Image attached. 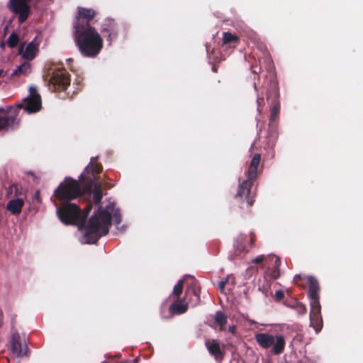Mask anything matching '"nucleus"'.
Here are the masks:
<instances>
[{"mask_svg": "<svg viewBox=\"0 0 363 363\" xmlns=\"http://www.w3.org/2000/svg\"><path fill=\"white\" fill-rule=\"evenodd\" d=\"M212 71L216 73L218 72V67L216 65H213L212 67Z\"/></svg>", "mask_w": 363, "mask_h": 363, "instance_id": "obj_36", "label": "nucleus"}, {"mask_svg": "<svg viewBox=\"0 0 363 363\" xmlns=\"http://www.w3.org/2000/svg\"><path fill=\"white\" fill-rule=\"evenodd\" d=\"M306 281L309 285L308 296L310 299V304H320V286L318 280L312 276H307L304 277L300 274L294 276V282L296 285L301 286L299 281Z\"/></svg>", "mask_w": 363, "mask_h": 363, "instance_id": "obj_10", "label": "nucleus"}, {"mask_svg": "<svg viewBox=\"0 0 363 363\" xmlns=\"http://www.w3.org/2000/svg\"><path fill=\"white\" fill-rule=\"evenodd\" d=\"M70 74L64 68H54L47 62V86L53 92H63L70 85Z\"/></svg>", "mask_w": 363, "mask_h": 363, "instance_id": "obj_6", "label": "nucleus"}, {"mask_svg": "<svg viewBox=\"0 0 363 363\" xmlns=\"http://www.w3.org/2000/svg\"><path fill=\"white\" fill-rule=\"evenodd\" d=\"M92 209V203L88 202L83 211L76 203L64 201L57 207V215L65 225H76L79 229L85 226L86 218Z\"/></svg>", "mask_w": 363, "mask_h": 363, "instance_id": "obj_5", "label": "nucleus"}, {"mask_svg": "<svg viewBox=\"0 0 363 363\" xmlns=\"http://www.w3.org/2000/svg\"><path fill=\"white\" fill-rule=\"evenodd\" d=\"M279 93L277 87L274 86L267 92V100L271 104L269 123H277L280 113Z\"/></svg>", "mask_w": 363, "mask_h": 363, "instance_id": "obj_11", "label": "nucleus"}, {"mask_svg": "<svg viewBox=\"0 0 363 363\" xmlns=\"http://www.w3.org/2000/svg\"><path fill=\"white\" fill-rule=\"evenodd\" d=\"M214 322L219 327V330L223 331L225 330L228 318L223 311H218L214 315Z\"/></svg>", "mask_w": 363, "mask_h": 363, "instance_id": "obj_22", "label": "nucleus"}, {"mask_svg": "<svg viewBox=\"0 0 363 363\" xmlns=\"http://www.w3.org/2000/svg\"><path fill=\"white\" fill-rule=\"evenodd\" d=\"M112 214L116 225H119L121 215L119 209L116 208L115 203H110L105 208L99 206L85 226L84 238L86 243L95 244L101 237L108 233Z\"/></svg>", "mask_w": 363, "mask_h": 363, "instance_id": "obj_2", "label": "nucleus"}, {"mask_svg": "<svg viewBox=\"0 0 363 363\" xmlns=\"http://www.w3.org/2000/svg\"><path fill=\"white\" fill-rule=\"evenodd\" d=\"M18 35L16 33H12L7 39V44L9 48H13L18 45Z\"/></svg>", "mask_w": 363, "mask_h": 363, "instance_id": "obj_26", "label": "nucleus"}, {"mask_svg": "<svg viewBox=\"0 0 363 363\" xmlns=\"http://www.w3.org/2000/svg\"><path fill=\"white\" fill-rule=\"evenodd\" d=\"M310 325L318 333L323 328V319L321 316L320 304H310Z\"/></svg>", "mask_w": 363, "mask_h": 363, "instance_id": "obj_15", "label": "nucleus"}, {"mask_svg": "<svg viewBox=\"0 0 363 363\" xmlns=\"http://www.w3.org/2000/svg\"><path fill=\"white\" fill-rule=\"evenodd\" d=\"M267 145L269 147H273L275 145L278 138V125L277 123H269L267 130Z\"/></svg>", "mask_w": 363, "mask_h": 363, "instance_id": "obj_19", "label": "nucleus"}, {"mask_svg": "<svg viewBox=\"0 0 363 363\" xmlns=\"http://www.w3.org/2000/svg\"><path fill=\"white\" fill-rule=\"evenodd\" d=\"M23 189L18 185H11L6 190V197L11 199L6 204V210L13 215H19L24 206Z\"/></svg>", "mask_w": 363, "mask_h": 363, "instance_id": "obj_8", "label": "nucleus"}, {"mask_svg": "<svg viewBox=\"0 0 363 363\" xmlns=\"http://www.w3.org/2000/svg\"><path fill=\"white\" fill-rule=\"evenodd\" d=\"M10 349L12 354L16 357L26 356L28 352L25 337H21L18 333L11 336Z\"/></svg>", "mask_w": 363, "mask_h": 363, "instance_id": "obj_13", "label": "nucleus"}, {"mask_svg": "<svg viewBox=\"0 0 363 363\" xmlns=\"http://www.w3.org/2000/svg\"><path fill=\"white\" fill-rule=\"evenodd\" d=\"M189 293H192L194 294V296L196 297V301H198L200 299V290L196 286L191 289H187L186 290V296Z\"/></svg>", "mask_w": 363, "mask_h": 363, "instance_id": "obj_28", "label": "nucleus"}, {"mask_svg": "<svg viewBox=\"0 0 363 363\" xmlns=\"http://www.w3.org/2000/svg\"><path fill=\"white\" fill-rule=\"evenodd\" d=\"M184 287V280H179L177 284L174 286L172 295L175 296L177 299H181L180 296L182 293Z\"/></svg>", "mask_w": 363, "mask_h": 363, "instance_id": "obj_25", "label": "nucleus"}, {"mask_svg": "<svg viewBox=\"0 0 363 363\" xmlns=\"http://www.w3.org/2000/svg\"><path fill=\"white\" fill-rule=\"evenodd\" d=\"M227 281V280H221L219 281L218 287L220 291H223L224 290Z\"/></svg>", "mask_w": 363, "mask_h": 363, "instance_id": "obj_33", "label": "nucleus"}, {"mask_svg": "<svg viewBox=\"0 0 363 363\" xmlns=\"http://www.w3.org/2000/svg\"><path fill=\"white\" fill-rule=\"evenodd\" d=\"M260 101H263V99H258L257 102H258L259 104L260 103Z\"/></svg>", "mask_w": 363, "mask_h": 363, "instance_id": "obj_38", "label": "nucleus"}, {"mask_svg": "<svg viewBox=\"0 0 363 363\" xmlns=\"http://www.w3.org/2000/svg\"><path fill=\"white\" fill-rule=\"evenodd\" d=\"M265 259V257L264 255H260V256H258L255 258H254L252 260V262L253 263H255V264H259V263H262Z\"/></svg>", "mask_w": 363, "mask_h": 363, "instance_id": "obj_32", "label": "nucleus"}, {"mask_svg": "<svg viewBox=\"0 0 363 363\" xmlns=\"http://www.w3.org/2000/svg\"><path fill=\"white\" fill-rule=\"evenodd\" d=\"M250 242L252 245H253L255 242V234L253 233H250Z\"/></svg>", "mask_w": 363, "mask_h": 363, "instance_id": "obj_35", "label": "nucleus"}, {"mask_svg": "<svg viewBox=\"0 0 363 363\" xmlns=\"http://www.w3.org/2000/svg\"><path fill=\"white\" fill-rule=\"evenodd\" d=\"M239 38L236 35H233L229 32H225L223 33V44H238L239 43Z\"/></svg>", "mask_w": 363, "mask_h": 363, "instance_id": "obj_23", "label": "nucleus"}, {"mask_svg": "<svg viewBox=\"0 0 363 363\" xmlns=\"http://www.w3.org/2000/svg\"><path fill=\"white\" fill-rule=\"evenodd\" d=\"M30 71V64L25 62L19 65L13 72V75L26 74Z\"/></svg>", "mask_w": 363, "mask_h": 363, "instance_id": "obj_24", "label": "nucleus"}, {"mask_svg": "<svg viewBox=\"0 0 363 363\" xmlns=\"http://www.w3.org/2000/svg\"><path fill=\"white\" fill-rule=\"evenodd\" d=\"M253 182V179L247 178L240 182L238 192L235 195L237 199H240L241 201H246L248 206H251L254 203L255 194L251 191Z\"/></svg>", "mask_w": 363, "mask_h": 363, "instance_id": "obj_12", "label": "nucleus"}, {"mask_svg": "<svg viewBox=\"0 0 363 363\" xmlns=\"http://www.w3.org/2000/svg\"><path fill=\"white\" fill-rule=\"evenodd\" d=\"M94 158L91 159L89 164L85 168L86 176H89L93 179V184L91 194H93V201L96 204H99L101 201L103 194L101 185L100 182H94L96 177L102 171V166L99 163L94 162Z\"/></svg>", "mask_w": 363, "mask_h": 363, "instance_id": "obj_9", "label": "nucleus"}, {"mask_svg": "<svg viewBox=\"0 0 363 363\" xmlns=\"http://www.w3.org/2000/svg\"><path fill=\"white\" fill-rule=\"evenodd\" d=\"M271 276L273 279H277L280 276V269H274L273 268L272 272H271Z\"/></svg>", "mask_w": 363, "mask_h": 363, "instance_id": "obj_30", "label": "nucleus"}, {"mask_svg": "<svg viewBox=\"0 0 363 363\" xmlns=\"http://www.w3.org/2000/svg\"><path fill=\"white\" fill-rule=\"evenodd\" d=\"M228 331L232 334H235L236 332V327L235 325H230L228 327Z\"/></svg>", "mask_w": 363, "mask_h": 363, "instance_id": "obj_34", "label": "nucleus"}, {"mask_svg": "<svg viewBox=\"0 0 363 363\" xmlns=\"http://www.w3.org/2000/svg\"><path fill=\"white\" fill-rule=\"evenodd\" d=\"M267 145L269 147H273L275 145L278 138V125L277 123H269L267 130Z\"/></svg>", "mask_w": 363, "mask_h": 363, "instance_id": "obj_20", "label": "nucleus"}, {"mask_svg": "<svg viewBox=\"0 0 363 363\" xmlns=\"http://www.w3.org/2000/svg\"><path fill=\"white\" fill-rule=\"evenodd\" d=\"M301 336L300 335H296L295 337H294V340H298V341H301Z\"/></svg>", "mask_w": 363, "mask_h": 363, "instance_id": "obj_37", "label": "nucleus"}, {"mask_svg": "<svg viewBox=\"0 0 363 363\" xmlns=\"http://www.w3.org/2000/svg\"><path fill=\"white\" fill-rule=\"evenodd\" d=\"M38 50V43L33 40L28 44H22L19 48L18 53L23 58L31 60L36 56Z\"/></svg>", "mask_w": 363, "mask_h": 363, "instance_id": "obj_17", "label": "nucleus"}, {"mask_svg": "<svg viewBox=\"0 0 363 363\" xmlns=\"http://www.w3.org/2000/svg\"><path fill=\"white\" fill-rule=\"evenodd\" d=\"M186 299V297L184 298ZM185 300L177 299L169 308V311L172 315H179L185 313L188 309V303H184Z\"/></svg>", "mask_w": 363, "mask_h": 363, "instance_id": "obj_21", "label": "nucleus"}, {"mask_svg": "<svg viewBox=\"0 0 363 363\" xmlns=\"http://www.w3.org/2000/svg\"><path fill=\"white\" fill-rule=\"evenodd\" d=\"M260 161L261 155L259 153H256L255 155H254L247 172V178H249L250 179L255 180L257 178L258 167L259 165Z\"/></svg>", "mask_w": 363, "mask_h": 363, "instance_id": "obj_18", "label": "nucleus"}, {"mask_svg": "<svg viewBox=\"0 0 363 363\" xmlns=\"http://www.w3.org/2000/svg\"><path fill=\"white\" fill-rule=\"evenodd\" d=\"M269 258L272 259V260L274 259V269H280V265H281V259L279 257H276V256H269Z\"/></svg>", "mask_w": 363, "mask_h": 363, "instance_id": "obj_29", "label": "nucleus"}, {"mask_svg": "<svg viewBox=\"0 0 363 363\" xmlns=\"http://www.w3.org/2000/svg\"><path fill=\"white\" fill-rule=\"evenodd\" d=\"M42 108V100L34 86L29 88V95L17 103L15 106L0 109V130L16 129L18 127L20 120L17 118L20 109L28 114L38 112Z\"/></svg>", "mask_w": 363, "mask_h": 363, "instance_id": "obj_3", "label": "nucleus"}, {"mask_svg": "<svg viewBox=\"0 0 363 363\" xmlns=\"http://www.w3.org/2000/svg\"><path fill=\"white\" fill-rule=\"evenodd\" d=\"M293 308L296 311V312L299 315H304L307 312V308L306 305L302 303L298 302L296 301L294 305L293 306Z\"/></svg>", "mask_w": 363, "mask_h": 363, "instance_id": "obj_27", "label": "nucleus"}, {"mask_svg": "<svg viewBox=\"0 0 363 363\" xmlns=\"http://www.w3.org/2000/svg\"><path fill=\"white\" fill-rule=\"evenodd\" d=\"M93 179L86 176L85 170L79 180L67 177L55 191V196L60 202L69 201L83 195H91Z\"/></svg>", "mask_w": 363, "mask_h": 363, "instance_id": "obj_4", "label": "nucleus"}, {"mask_svg": "<svg viewBox=\"0 0 363 363\" xmlns=\"http://www.w3.org/2000/svg\"><path fill=\"white\" fill-rule=\"evenodd\" d=\"M96 15L94 9L78 7L74 23L76 45L84 57L90 58L96 57L104 47L103 38L94 27Z\"/></svg>", "mask_w": 363, "mask_h": 363, "instance_id": "obj_1", "label": "nucleus"}, {"mask_svg": "<svg viewBox=\"0 0 363 363\" xmlns=\"http://www.w3.org/2000/svg\"><path fill=\"white\" fill-rule=\"evenodd\" d=\"M275 297H276L277 301L282 300L284 298V291H281V290L276 291V292H275Z\"/></svg>", "mask_w": 363, "mask_h": 363, "instance_id": "obj_31", "label": "nucleus"}, {"mask_svg": "<svg viewBox=\"0 0 363 363\" xmlns=\"http://www.w3.org/2000/svg\"><path fill=\"white\" fill-rule=\"evenodd\" d=\"M101 32L106 38L109 45H111L113 40L118 36L119 26L114 19L106 18L101 26Z\"/></svg>", "mask_w": 363, "mask_h": 363, "instance_id": "obj_14", "label": "nucleus"}, {"mask_svg": "<svg viewBox=\"0 0 363 363\" xmlns=\"http://www.w3.org/2000/svg\"><path fill=\"white\" fill-rule=\"evenodd\" d=\"M4 71L2 69H0V77L3 74Z\"/></svg>", "mask_w": 363, "mask_h": 363, "instance_id": "obj_39", "label": "nucleus"}, {"mask_svg": "<svg viewBox=\"0 0 363 363\" xmlns=\"http://www.w3.org/2000/svg\"><path fill=\"white\" fill-rule=\"evenodd\" d=\"M205 346L208 352L214 357L216 362L220 363L223 361L225 353L221 350L220 343L217 340H206L205 342Z\"/></svg>", "mask_w": 363, "mask_h": 363, "instance_id": "obj_16", "label": "nucleus"}, {"mask_svg": "<svg viewBox=\"0 0 363 363\" xmlns=\"http://www.w3.org/2000/svg\"><path fill=\"white\" fill-rule=\"evenodd\" d=\"M257 343L263 349L272 347V352L275 355H279L284 352L286 342L284 336L273 335L269 333H257L255 336Z\"/></svg>", "mask_w": 363, "mask_h": 363, "instance_id": "obj_7", "label": "nucleus"}]
</instances>
